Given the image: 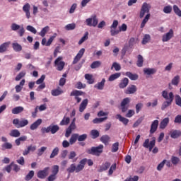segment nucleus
Wrapping results in <instances>:
<instances>
[{
    "label": "nucleus",
    "mask_w": 181,
    "mask_h": 181,
    "mask_svg": "<svg viewBox=\"0 0 181 181\" xmlns=\"http://www.w3.org/2000/svg\"><path fill=\"white\" fill-rule=\"evenodd\" d=\"M87 105H88V99H84L79 106V111L83 112L87 108Z\"/></svg>",
    "instance_id": "26"
},
{
    "label": "nucleus",
    "mask_w": 181,
    "mask_h": 181,
    "mask_svg": "<svg viewBox=\"0 0 181 181\" xmlns=\"http://www.w3.org/2000/svg\"><path fill=\"white\" fill-rule=\"evenodd\" d=\"M162 97L166 100L165 102H164L162 105L161 110H165L167 107H169V105H172V103H173V99L175 98V95L172 92H170L168 93V90H163L162 92Z\"/></svg>",
    "instance_id": "2"
},
{
    "label": "nucleus",
    "mask_w": 181,
    "mask_h": 181,
    "mask_svg": "<svg viewBox=\"0 0 181 181\" xmlns=\"http://www.w3.org/2000/svg\"><path fill=\"white\" fill-rule=\"evenodd\" d=\"M158 125H159V121L154 120L151 126L150 134H155V132L158 129Z\"/></svg>",
    "instance_id": "23"
},
{
    "label": "nucleus",
    "mask_w": 181,
    "mask_h": 181,
    "mask_svg": "<svg viewBox=\"0 0 181 181\" xmlns=\"http://www.w3.org/2000/svg\"><path fill=\"white\" fill-rule=\"evenodd\" d=\"M9 45H11V42H4L0 45V53H5L8 50V47H9Z\"/></svg>",
    "instance_id": "24"
},
{
    "label": "nucleus",
    "mask_w": 181,
    "mask_h": 181,
    "mask_svg": "<svg viewBox=\"0 0 181 181\" xmlns=\"http://www.w3.org/2000/svg\"><path fill=\"white\" fill-rule=\"evenodd\" d=\"M85 78L87 80L88 84H94V79L93 78V75L90 74H85Z\"/></svg>",
    "instance_id": "35"
},
{
    "label": "nucleus",
    "mask_w": 181,
    "mask_h": 181,
    "mask_svg": "<svg viewBox=\"0 0 181 181\" xmlns=\"http://www.w3.org/2000/svg\"><path fill=\"white\" fill-rule=\"evenodd\" d=\"M105 86V78H103L102 81L94 86L95 88L97 90H104V86Z\"/></svg>",
    "instance_id": "27"
},
{
    "label": "nucleus",
    "mask_w": 181,
    "mask_h": 181,
    "mask_svg": "<svg viewBox=\"0 0 181 181\" xmlns=\"http://www.w3.org/2000/svg\"><path fill=\"white\" fill-rule=\"evenodd\" d=\"M88 39V32L85 33L84 35L81 38L78 42V45H83L86 40Z\"/></svg>",
    "instance_id": "49"
},
{
    "label": "nucleus",
    "mask_w": 181,
    "mask_h": 181,
    "mask_svg": "<svg viewBox=\"0 0 181 181\" xmlns=\"http://www.w3.org/2000/svg\"><path fill=\"white\" fill-rule=\"evenodd\" d=\"M173 11L175 14L177 15V16L181 17V9L179 8V7L177 5L173 6Z\"/></svg>",
    "instance_id": "53"
},
{
    "label": "nucleus",
    "mask_w": 181,
    "mask_h": 181,
    "mask_svg": "<svg viewBox=\"0 0 181 181\" xmlns=\"http://www.w3.org/2000/svg\"><path fill=\"white\" fill-rule=\"evenodd\" d=\"M33 176H35V171L30 170L25 177V180L29 181L32 180L33 178Z\"/></svg>",
    "instance_id": "41"
},
{
    "label": "nucleus",
    "mask_w": 181,
    "mask_h": 181,
    "mask_svg": "<svg viewBox=\"0 0 181 181\" xmlns=\"http://www.w3.org/2000/svg\"><path fill=\"white\" fill-rule=\"evenodd\" d=\"M23 111V107H16L12 110V114H21Z\"/></svg>",
    "instance_id": "42"
},
{
    "label": "nucleus",
    "mask_w": 181,
    "mask_h": 181,
    "mask_svg": "<svg viewBox=\"0 0 181 181\" xmlns=\"http://www.w3.org/2000/svg\"><path fill=\"white\" fill-rule=\"evenodd\" d=\"M42 119H38L35 122H34L30 126V129L31 131H36L40 125H42Z\"/></svg>",
    "instance_id": "18"
},
{
    "label": "nucleus",
    "mask_w": 181,
    "mask_h": 181,
    "mask_svg": "<svg viewBox=\"0 0 181 181\" xmlns=\"http://www.w3.org/2000/svg\"><path fill=\"white\" fill-rule=\"evenodd\" d=\"M90 135L93 139H95V138H98L100 136V132L96 129H93L90 132Z\"/></svg>",
    "instance_id": "48"
},
{
    "label": "nucleus",
    "mask_w": 181,
    "mask_h": 181,
    "mask_svg": "<svg viewBox=\"0 0 181 181\" xmlns=\"http://www.w3.org/2000/svg\"><path fill=\"white\" fill-rule=\"evenodd\" d=\"M87 26H93L95 28L98 25V18H97L96 15L92 16V18H87L86 20Z\"/></svg>",
    "instance_id": "7"
},
{
    "label": "nucleus",
    "mask_w": 181,
    "mask_h": 181,
    "mask_svg": "<svg viewBox=\"0 0 181 181\" xmlns=\"http://www.w3.org/2000/svg\"><path fill=\"white\" fill-rule=\"evenodd\" d=\"M170 135L173 139H176L177 138H179V136H181V131L173 129L170 132Z\"/></svg>",
    "instance_id": "21"
},
{
    "label": "nucleus",
    "mask_w": 181,
    "mask_h": 181,
    "mask_svg": "<svg viewBox=\"0 0 181 181\" xmlns=\"http://www.w3.org/2000/svg\"><path fill=\"white\" fill-rule=\"evenodd\" d=\"M76 118H74L73 119V122H71V124H70V126L66 129V133H65V136L66 138H69V136H70V135L71 134V132H73V131H74V129H76Z\"/></svg>",
    "instance_id": "12"
},
{
    "label": "nucleus",
    "mask_w": 181,
    "mask_h": 181,
    "mask_svg": "<svg viewBox=\"0 0 181 181\" xmlns=\"http://www.w3.org/2000/svg\"><path fill=\"white\" fill-rule=\"evenodd\" d=\"M49 169L50 168L49 167H47L43 170L38 171V173H37V177H39V179H45L47 176V175H49Z\"/></svg>",
    "instance_id": "14"
},
{
    "label": "nucleus",
    "mask_w": 181,
    "mask_h": 181,
    "mask_svg": "<svg viewBox=\"0 0 181 181\" xmlns=\"http://www.w3.org/2000/svg\"><path fill=\"white\" fill-rule=\"evenodd\" d=\"M66 30H74L76 29V23L67 24L65 26Z\"/></svg>",
    "instance_id": "54"
},
{
    "label": "nucleus",
    "mask_w": 181,
    "mask_h": 181,
    "mask_svg": "<svg viewBox=\"0 0 181 181\" xmlns=\"http://www.w3.org/2000/svg\"><path fill=\"white\" fill-rule=\"evenodd\" d=\"M175 104L179 107H181V97L179 95H175Z\"/></svg>",
    "instance_id": "64"
},
{
    "label": "nucleus",
    "mask_w": 181,
    "mask_h": 181,
    "mask_svg": "<svg viewBox=\"0 0 181 181\" xmlns=\"http://www.w3.org/2000/svg\"><path fill=\"white\" fill-rule=\"evenodd\" d=\"M83 94H84V92H83L81 90H74L71 93L70 96L75 97V100H76L77 104H78V103H81V98H80L78 96L83 95Z\"/></svg>",
    "instance_id": "8"
},
{
    "label": "nucleus",
    "mask_w": 181,
    "mask_h": 181,
    "mask_svg": "<svg viewBox=\"0 0 181 181\" xmlns=\"http://www.w3.org/2000/svg\"><path fill=\"white\" fill-rule=\"evenodd\" d=\"M125 76H127V77H129V78H130V80H132L133 81H135L138 80V78H139V76H138L137 74H132L129 71L126 72Z\"/></svg>",
    "instance_id": "22"
},
{
    "label": "nucleus",
    "mask_w": 181,
    "mask_h": 181,
    "mask_svg": "<svg viewBox=\"0 0 181 181\" xmlns=\"http://www.w3.org/2000/svg\"><path fill=\"white\" fill-rule=\"evenodd\" d=\"M49 29L50 28L49 27V25H47L45 28H43L39 33L40 36H41L42 37H45V36H46V33L49 32Z\"/></svg>",
    "instance_id": "34"
},
{
    "label": "nucleus",
    "mask_w": 181,
    "mask_h": 181,
    "mask_svg": "<svg viewBox=\"0 0 181 181\" xmlns=\"http://www.w3.org/2000/svg\"><path fill=\"white\" fill-rule=\"evenodd\" d=\"M137 90H138V88H136V86L130 85L127 88L126 90H124V93L126 94H135V93H136Z\"/></svg>",
    "instance_id": "19"
},
{
    "label": "nucleus",
    "mask_w": 181,
    "mask_h": 181,
    "mask_svg": "<svg viewBox=\"0 0 181 181\" xmlns=\"http://www.w3.org/2000/svg\"><path fill=\"white\" fill-rule=\"evenodd\" d=\"M52 175H55L57 176V175L59 173V165H55L52 166Z\"/></svg>",
    "instance_id": "59"
},
{
    "label": "nucleus",
    "mask_w": 181,
    "mask_h": 181,
    "mask_svg": "<svg viewBox=\"0 0 181 181\" xmlns=\"http://www.w3.org/2000/svg\"><path fill=\"white\" fill-rule=\"evenodd\" d=\"M98 118H95L93 119V124H100V122H104L108 117L106 114H100L98 115Z\"/></svg>",
    "instance_id": "16"
},
{
    "label": "nucleus",
    "mask_w": 181,
    "mask_h": 181,
    "mask_svg": "<svg viewBox=\"0 0 181 181\" xmlns=\"http://www.w3.org/2000/svg\"><path fill=\"white\" fill-rule=\"evenodd\" d=\"M116 118L120 121V122H122L124 125H128V122H129V120L125 117H123L121 116V115H117Z\"/></svg>",
    "instance_id": "32"
},
{
    "label": "nucleus",
    "mask_w": 181,
    "mask_h": 181,
    "mask_svg": "<svg viewBox=\"0 0 181 181\" xmlns=\"http://www.w3.org/2000/svg\"><path fill=\"white\" fill-rule=\"evenodd\" d=\"M23 11L25 12L27 19H30V4L29 3L23 6Z\"/></svg>",
    "instance_id": "20"
},
{
    "label": "nucleus",
    "mask_w": 181,
    "mask_h": 181,
    "mask_svg": "<svg viewBox=\"0 0 181 181\" xmlns=\"http://www.w3.org/2000/svg\"><path fill=\"white\" fill-rule=\"evenodd\" d=\"M113 68L115 69V70L116 71H119V70H121V65H119V64H118L117 62H114L111 67V70H112Z\"/></svg>",
    "instance_id": "57"
},
{
    "label": "nucleus",
    "mask_w": 181,
    "mask_h": 181,
    "mask_svg": "<svg viewBox=\"0 0 181 181\" xmlns=\"http://www.w3.org/2000/svg\"><path fill=\"white\" fill-rule=\"evenodd\" d=\"M56 36H57V33H54V35L51 36L47 43H46V46H50V45H52V43L53 42V40H54Z\"/></svg>",
    "instance_id": "52"
},
{
    "label": "nucleus",
    "mask_w": 181,
    "mask_h": 181,
    "mask_svg": "<svg viewBox=\"0 0 181 181\" xmlns=\"http://www.w3.org/2000/svg\"><path fill=\"white\" fill-rule=\"evenodd\" d=\"M26 76L25 71H21L20 72L16 77L15 80L16 81H19L21 79L23 78Z\"/></svg>",
    "instance_id": "50"
},
{
    "label": "nucleus",
    "mask_w": 181,
    "mask_h": 181,
    "mask_svg": "<svg viewBox=\"0 0 181 181\" xmlns=\"http://www.w3.org/2000/svg\"><path fill=\"white\" fill-rule=\"evenodd\" d=\"M62 60H63V57H59L54 61V66L55 67H57V70H58V71H62L63 69H64V66L66 65V63H64V62Z\"/></svg>",
    "instance_id": "6"
},
{
    "label": "nucleus",
    "mask_w": 181,
    "mask_h": 181,
    "mask_svg": "<svg viewBox=\"0 0 181 181\" xmlns=\"http://www.w3.org/2000/svg\"><path fill=\"white\" fill-rule=\"evenodd\" d=\"M86 139H87V134H83L81 135H78V142H83V141H86Z\"/></svg>",
    "instance_id": "61"
},
{
    "label": "nucleus",
    "mask_w": 181,
    "mask_h": 181,
    "mask_svg": "<svg viewBox=\"0 0 181 181\" xmlns=\"http://www.w3.org/2000/svg\"><path fill=\"white\" fill-rule=\"evenodd\" d=\"M78 139V134H74L71 135L70 139H69V144L71 145H73V144H76V141Z\"/></svg>",
    "instance_id": "46"
},
{
    "label": "nucleus",
    "mask_w": 181,
    "mask_h": 181,
    "mask_svg": "<svg viewBox=\"0 0 181 181\" xmlns=\"http://www.w3.org/2000/svg\"><path fill=\"white\" fill-rule=\"evenodd\" d=\"M12 47L15 52H21L22 50V45H19L18 42L13 43Z\"/></svg>",
    "instance_id": "36"
},
{
    "label": "nucleus",
    "mask_w": 181,
    "mask_h": 181,
    "mask_svg": "<svg viewBox=\"0 0 181 181\" xmlns=\"http://www.w3.org/2000/svg\"><path fill=\"white\" fill-rule=\"evenodd\" d=\"M149 40H151V35H149V34H146L144 36L141 43L142 45H146V43L149 42Z\"/></svg>",
    "instance_id": "43"
},
{
    "label": "nucleus",
    "mask_w": 181,
    "mask_h": 181,
    "mask_svg": "<svg viewBox=\"0 0 181 181\" xmlns=\"http://www.w3.org/2000/svg\"><path fill=\"white\" fill-rule=\"evenodd\" d=\"M67 172L69 173H73L74 172H76V164H71L68 168H67Z\"/></svg>",
    "instance_id": "51"
},
{
    "label": "nucleus",
    "mask_w": 181,
    "mask_h": 181,
    "mask_svg": "<svg viewBox=\"0 0 181 181\" xmlns=\"http://www.w3.org/2000/svg\"><path fill=\"white\" fill-rule=\"evenodd\" d=\"M13 124L15 125L16 128H23L26 127V125H29V120L26 119H14Z\"/></svg>",
    "instance_id": "3"
},
{
    "label": "nucleus",
    "mask_w": 181,
    "mask_h": 181,
    "mask_svg": "<svg viewBox=\"0 0 181 181\" xmlns=\"http://www.w3.org/2000/svg\"><path fill=\"white\" fill-rule=\"evenodd\" d=\"M144 74H147V76H151V74H155L156 73V69L153 68H146L144 69Z\"/></svg>",
    "instance_id": "31"
},
{
    "label": "nucleus",
    "mask_w": 181,
    "mask_h": 181,
    "mask_svg": "<svg viewBox=\"0 0 181 181\" xmlns=\"http://www.w3.org/2000/svg\"><path fill=\"white\" fill-rule=\"evenodd\" d=\"M121 77V73H115L110 76L108 80L110 81H114V80H117V78H119Z\"/></svg>",
    "instance_id": "38"
},
{
    "label": "nucleus",
    "mask_w": 181,
    "mask_h": 181,
    "mask_svg": "<svg viewBox=\"0 0 181 181\" xmlns=\"http://www.w3.org/2000/svg\"><path fill=\"white\" fill-rule=\"evenodd\" d=\"M101 142L103 144H105V145H107L108 142H110V136L108 135H104L100 138Z\"/></svg>",
    "instance_id": "44"
},
{
    "label": "nucleus",
    "mask_w": 181,
    "mask_h": 181,
    "mask_svg": "<svg viewBox=\"0 0 181 181\" xmlns=\"http://www.w3.org/2000/svg\"><path fill=\"white\" fill-rule=\"evenodd\" d=\"M171 162L173 163V165H179V163H180V158H179V157H176V156H172L171 157Z\"/></svg>",
    "instance_id": "45"
},
{
    "label": "nucleus",
    "mask_w": 181,
    "mask_h": 181,
    "mask_svg": "<svg viewBox=\"0 0 181 181\" xmlns=\"http://www.w3.org/2000/svg\"><path fill=\"white\" fill-rule=\"evenodd\" d=\"M59 129V127L57 125L51 124L48 127H42L41 132L42 134H49V132H51V134H56Z\"/></svg>",
    "instance_id": "4"
},
{
    "label": "nucleus",
    "mask_w": 181,
    "mask_h": 181,
    "mask_svg": "<svg viewBox=\"0 0 181 181\" xmlns=\"http://www.w3.org/2000/svg\"><path fill=\"white\" fill-rule=\"evenodd\" d=\"M59 155V148L55 147L53 150L52 152L51 153V155L49 156L50 159H53L55 156H57Z\"/></svg>",
    "instance_id": "47"
},
{
    "label": "nucleus",
    "mask_w": 181,
    "mask_h": 181,
    "mask_svg": "<svg viewBox=\"0 0 181 181\" xmlns=\"http://www.w3.org/2000/svg\"><path fill=\"white\" fill-rule=\"evenodd\" d=\"M26 29L27 30H28V32H31V33H33L34 35H36V33H37V30H36V28H35L32 25H28L26 27Z\"/></svg>",
    "instance_id": "56"
},
{
    "label": "nucleus",
    "mask_w": 181,
    "mask_h": 181,
    "mask_svg": "<svg viewBox=\"0 0 181 181\" xmlns=\"http://www.w3.org/2000/svg\"><path fill=\"white\" fill-rule=\"evenodd\" d=\"M115 169H117V164H113L111 165L109 172H108V176H111V175H112L115 170Z\"/></svg>",
    "instance_id": "58"
},
{
    "label": "nucleus",
    "mask_w": 181,
    "mask_h": 181,
    "mask_svg": "<svg viewBox=\"0 0 181 181\" xmlns=\"http://www.w3.org/2000/svg\"><path fill=\"white\" fill-rule=\"evenodd\" d=\"M174 36V33L173 29H170L169 32L164 34L162 37V42H169L172 37Z\"/></svg>",
    "instance_id": "15"
},
{
    "label": "nucleus",
    "mask_w": 181,
    "mask_h": 181,
    "mask_svg": "<svg viewBox=\"0 0 181 181\" xmlns=\"http://www.w3.org/2000/svg\"><path fill=\"white\" fill-rule=\"evenodd\" d=\"M168 124H169V118L166 117L161 121L159 128L160 129H165L168 127Z\"/></svg>",
    "instance_id": "28"
},
{
    "label": "nucleus",
    "mask_w": 181,
    "mask_h": 181,
    "mask_svg": "<svg viewBox=\"0 0 181 181\" xmlns=\"http://www.w3.org/2000/svg\"><path fill=\"white\" fill-rule=\"evenodd\" d=\"M104 146L99 145L98 147H92L91 149L88 151V153L91 155H95L96 156H99L101 153H103V149Z\"/></svg>",
    "instance_id": "5"
},
{
    "label": "nucleus",
    "mask_w": 181,
    "mask_h": 181,
    "mask_svg": "<svg viewBox=\"0 0 181 181\" xmlns=\"http://www.w3.org/2000/svg\"><path fill=\"white\" fill-rule=\"evenodd\" d=\"M129 103H131V99L129 98H126L122 100L120 103V107L122 108V112H127V111L128 110V107H127V105H128Z\"/></svg>",
    "instance_id": "10"
},
{
    "label": "nucleus",
    "mask_w": 181,
    "mask_h": 181,
    "mask_svg": "<svg viewBox=\"0 0 181 181\" xmlns=\"http://www.w3.org/2000/svg\"><path fill=\"white\" fill-rule=\"evenodd\" d=\"M128 84H129V79L128 78H124L119 83V87L120 88H125Z\"/></svg>",
    "instance_id": "25"
},
{
    "label": "nucleus",
    "mask_w": 181,
    "mask_h": 181,
    "mask_svg": "<svg viewBox=\"0 0 181 181\" xmlns=\"http://www.w3.org/2000/svg\"><path fill=\"white\" fill-rule=\"evenodd\" d=\"M180 81V76L179 75L175 76L171 81L173 86H179Z\"/></svg>",
    "instance_id": "40"
},
{
    "label": "nucleus",
    "mask_w": 181,
    "mask_h": 181,
    "mask_svg": "<svg viewBox=\"0 0 181 181\" xmlns=\"http://www.w3.org/2000/svg\"><path fill=\"white\" fill-rule=\"evenodd\" d=\"M13 145L9 142H6L1 144V151H6V149H12Z\"/></svg>",
    "instance_id": "33"
},
{
    "label": "nucleus",
    "mask_w": 181,
    "mask_h": 181,
    "mask_svg": "<svg viewBox=\"0 0 181 181\" xmlns=\"http://www.w3.org/2000/svg\"><path fill=\"white\" fill-rule=\"evenodd\" d=\"M118 26V21L115 20L110 26V35L111 36H115L119 33V30H117Z\"/></svg>",
    "instance_id": "9"
},
{
    "label": "nucleus",
    "mask_w": 181,
    "mask_h": 181,
    "mask_svg": "<svg viewBox=\"0 0 181 181\" xmlns=\"http://www.w3.org/2000/svg\"><path fill=\"white\" fill-rule=\"evenodd\" d=\"M144 108V104L139 103L136 105V114H139V112Z\"/></svg>",
    "instance_id": "60"
},
{
    "label": "nucleus",
    "mask_w": 181,
    "mask_h": 181,
    "mask_svg": "<svg viewBox=\"0 0 181 181\" xmlns=\"http://www.w3.org/2000/svg\"><path fill=\"white\" fill-rule=\"evenodd\" d=\"M119 146V143L116 142L112 146V152H117L118 151V148Z\"/></svg>",
    "instance_id": "62"
},
{
    "label": "nucleus",
    "mask_w": 181,
    "mask_h": 181,
    "mask_svg": "<svg viewBox=\"0 0 181 181\" xmlns=\"http://www.w3.org/2000/svg\"><path fill=\"white\" fill-rule=\"evenodd\" d=\"M164 13H170L172 12V6H166L163 8Z\"/></svg>",
    "instance_id": "63"
},
{
    "label": "nucleus",
    "mask_w": 181,
    "mask_h": 181,
    "mask_svg": "<svg viewBox=\"0 0 181 181\" xmlns=\"http://www.w3.org/2000/svg\"><path fill=\"white\" fill-rule=\"evenodd\" d=\"M9 135L13 138H19L21 136V132L18 129H13L10 132Z\"/></svg>",
    "instance_id": "30"
},
{
    "label": "nucleus",
    "mask_w": 181,
    "mask_h": 181,
    "mask_svg": "<svg viewBox=\"0 0 181 181\" xmlns=\"http://www.w3.org/2000/svg\"><path fill=\"white\" fill-rule=\"evenodd\" d=\"M156 141L155 139L149 142L148 139H146L144 143L143 144L144 148H148L149 151L151 152L152 149H153V146H155Z\"/></svg>",
    "instance_id": "13"
},
{
    "label": "nucleus",
    "mask_w": 181,
    "mask_h": 181,
    "mask_svg": "<svg viewBox=\"0 0 181 181\" xmlns=\"http://www.w3.org/2000/svg\"><path fill=\"white\" fill-rule=\"evenodd\" d=\"M86 163H87V158H83L79 162V163L76 166V173H78V172H81V170L84 169V166H86Z\"/></svg>",
    "instance_id": "17"
},
{
    "label": "nucleus",
    "mask_w": 181,
    "mask_h": 181,
    "mask_svg": "<svg viewBox=\"0 0 181 181\" xmlns=\"http://www.w3.org/2000/svg\"><path fill=\"white\" fill-rule=\"evenodd\" d=\"M150 9L151 8L149 7V4H148V3L145 2L143 4L140 10L139 18L142 19V18L145 16V13H147V14L146 15V16L144 17V18L143 19L141 23V25H140L141 29H144L146 23H148V21L151 19V13H149Z\"/></svg>",
    "instance_id": "1"
},
{
    "label": "nucleus",
    "mask_w": 181,
    "mask_h": 181,
    "mask_svg": "<svg viewBox=\"0 0 181 181\" xmlns=\"http://www.w3.org/2000/svg\"><path fill=\"white\" fill-rule=\"evenodd\" d=\"M137 63L136 65L138 67H142L144 66V57L142 55L139 54L137 57Z\"/></svg>",
    "instance_id": "37"
},
{
    "label": "nucleus",
    "mask_w": 181,
    "mask_h": 181,
    "mask_svg": "<svg viewBox=\"0 0 181 181\" xmlns=\"http://www.w3.org/2000/svg\"><path fill=\"white\" fill-rule=\"evenodd\" d=\"M110 166H111V164L110 163H105L100 167L98 172H104V170H107L110 168Z\"/></svg>",
    "instance_id": "39"
},
{
    "label": "nucleus",
    "mask_w": 181,
    "mask_h": 181,
    "mask_svg": "<svg viewBox=\"0 0 181 181\" xmlns=\"http://www.w3.org/2000/svg\"><path fill=\"white\" fill-rule=\"evenodd\" d=\"M85 52H86V49L81 48L78 52V54L76 55V57H74L72 64H77V63L80 62V59H81V57H83Z\"/></svg>",
    "instance_id": "11"
},
{
    "label": "nucleus",
    "mask_w": 181,
    "mask_h": 181,
    "mask_svg": "<svg viewBox=\"0 0 181 181\" xmlns=\"http://www.w3.org/2000/svg\"><path fill=\"white\" fill-rule=\"evenodd\" d=\"M100 66H101V62L95 61L91 64L90 67L92 69H97L98 67H100Z\"/></svg>",
    "instance_id": "55"
},
{
    "label": "nucleus",
    "mask_w": 181,
    "mask_h": 181,
    "mask_svg": "<svg viewBox=\"0 0 181 181\" xmlns=\"http://www.w3.org/2000/svg\"><path fill=\"white\" fill-rule=\"evenodd\" d=\"M51 94L53 95V97H57V95L63 94V90H62L60 87H58V88L52 90L51 91Z\"/></svg>",
    "instance_id": "29"
}]
</instances>
